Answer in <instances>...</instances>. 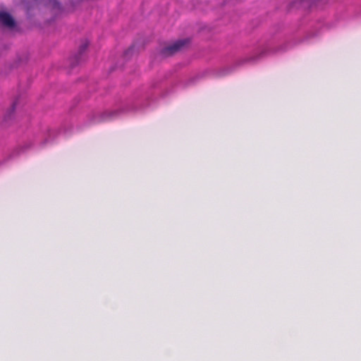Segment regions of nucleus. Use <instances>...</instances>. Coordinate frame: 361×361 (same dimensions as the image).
Instances as JSON below:
<instances>
[{"label":"nucleus","mask_w":361,"mask_h":361,"mask_svg":"<svg viewBox=\"0 0 361 361\" xmlns=\"http://www.w3.org/2000/svg\"><path fill=\"white\" fill-rule=\"evenodd\" d=\"M186 43H187V40H185V39L178 40V41L175 42L174 43H173L172 44H170V45L164 47L161 50V54L164 57H168V56H172L174 54H176V52H178V51H180L181 49V48L183 47V46Z\"/></svg>","instance_id":"obj_1"},{"label":"nucleus","mask_w":361,"mask_h":361,"mask_svg":"<svg viewBox=\"0 0 361 361\" xmlns=\"http://www.w3.org/2000/svg\"><path fill=\"white\" fill-rule=\"evenodd\" d=\"M0 21L2 24L8 27H13L15 26V20L12 18V16L4 11L0 12Z\"/></svg>","instance_id":"obj_2"},{"label":"nucleus","mask_w":361,"mask_h":361,"mask_svg":"<svg viewBox=\"0 0 361 361\" xmlns=\"http://www.w3.org/2000/svg\"><path fill=\"white\" fill-rule=\"evenodd\" d=\"M88 45H89V42L87 40H85L84 42H82V44L80 47V49H79L80 52L82 53V52L85 51L86 50V49L87 48Z\"/></svg>","instance_id":"obj_3"},{"label":"nucleus","mask_w":361,"mask_h":361,"mask_svg":"<svg viewBox=\"0 0 361 361\" xmlns=\"http://www.w3.org/2000/svg\"><path fill=\"white\" fill-rule=\"evenodd\" d=\"M117 114V113H116V111H113V112L109 113V115H110L109 118H113V117H114V116L115 114Z\"/></svg>","instance_id":"obj_4"},{"label":"nucleus","mask_w":361,"mask_h":361,"mask_svg":"<svg viewBox=\"0 0 361 361\" xmlns=\"http://www.w3.org/2000/svg\"><path fill=\"white\" fill-rule=\"evenodd\" d=\"M14 109H15V104H13V105L11 106V111H13Z\"/></svg>","instance_id":"obj_5"}]
</instances>
